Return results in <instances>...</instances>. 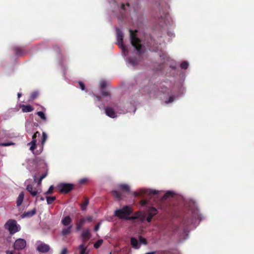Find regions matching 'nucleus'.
<instances>
[{
    "mask_svg": "<svg viewBox=\"0 0 254 254\" xmlns=\"http://www.w3.org/2000/svg\"><path fill=\"white\" fill-rule=\"evenodd\" d=\"M184 216L183 221L179 227L173 226L171 228L172 235L183 230L184 239L187 238L189 233V226L192 225L195 227L200 221L202 220V215L199 213V210L195 202L191 199H186L184 202Z\"/></svg>",
    "mask_w": 254,
    "mask_h": 254,
    "instance_id": "f257e3e1",
    "label": "nucleus"
},
{
    "mask_svg": "<svg viewBox=\"0 0 254 254\" xmlns=\"http://www.w3.org/2000/svg\"><path fill=\"white\" fill-rule=\"evenodd\" d=\"M117 44L122 50V55L124 57L128 66H134L138 62L136 57H132L131 53L128 51V48L123 43L124 34L122 31L118 28H116Z\"/></svg>",
    "mask_w": 254,
    "mask_h": 254,
    "instance_id": "f03ea898",
    "label": "nucleus"
},
{
    "mask_svg": "<svg viewBox=\"0 0 254 254\" xmlns=\"http://www.w3.org/2000/svg\"><path fill=\"white\" fill-rule=\"evenodd\" d=\"M160 87V92L163 93H167L168 95H169V98L167 99L165 101L166 104L171 103L175 100H177L182 95L184 92V87L181 86L179 88V93L177 95H175L174 93L176 91L175 87H172L168 83L166 82L162 83Z\"/></svg>",
    "mask_w": 254,
    "mask_h": 254,
    "instance_id": "7ed1b4c3",
    "label": "nucleus"
},
{
    "mask_svg": "<svg viewBox=\"0 0 254 254\" xmlns=\"http://www.w3.org/2000/svg\"><path fill=\"white\" fill-rule=\"evenodd\" d=\"M109 4L113 9V11L119 13L118 15L119 18L121 19L126 17L127 13L130 9V5L128 3L125 5L119 0H109Z\"/></svg>",
    "mask_w": 254,
    "mask_h": 254,
    "instance_id": "20e7f679",
    "label": "nucleus"
},
{
    "mask_svg": "<svg viewBox=\"0 0 254 254\" xmlns=\"http://www.w3.org/2000/svg\"><path fill=\"white\" fill-rule=\"evenodd\" d=\"M137 32L136 30L133 31L129 29L130 43L134 48L136 55L139 56L144 52L145 49L141 44L140 40L136 35Z\"/></svg>",
    "mask_w": 254,
    "mask_h": 254,
    "instance_id": "39448f33",
    "label": "nucleus"
},
{
    "mask_svg": "<svg viewBox=\"0 0 254 254\" xmlns=\"http://www.w3.org/2000/svg\"><path fill=\"white\" fill-rule=\"evenodd\" d=\"M91 95L94 97V101L97 106L100 109H103L106 104L111 101L112 97L108 91H102L101 96H96L93 93Z\"/></svg>",
    "mask_w": 254,
    "mask_h": 254,
    "instance_id": "423d86ee",
    "label": "nucleus"
},
{
    "mask_svg": "<svg viewBox=\"0 0 254 254\" xmlns=\"http://www.w3.org/2000/svg\"><path fill=\"white\" fill-rule=\"evenodd\" d=\"M105 110L106 115L110 118H115L118 116V114H125L127 112H130L128 109H120L118 106L115 105L114 109L112 107H107L103 108Z\"/></svg>",
    "mask_w": 254,
    "mask_h": 254,
    "instance_id": "0eeeda50",
    "label": "nucleus"
},
{
    "mask_svg": "<svg viewBox=\"0 0 254 254\" xmlns=\"http://www.w3.org/2000/svg\"><path fill=\"white\" fill-rule=\"evenodd\" d=\"M161 190H154L149 188H140L137 191L133 192V195L135 197L143 195H148L150 196H155L159 198Z\"/></svg>",
    "mask_w": 254,
    "mask_h": 254,
    "instance_id": "6e6552de",
    "label": "nucleus"
},
{
    "mask_svg": "<svg viewBox=\"0 0 254 254\" xmlns=\"http://www.w3.org/2000/svg\"><path fill=\"white\" fill-rule=\"evenodd\" d=\"M133 212L131 206L125 205L123 207L117 209L114 211V216L120 219H125Z\"/></svg>",
    "mask_w": 254,
    "mask_h": 254,
    "instance_id": "1a4fd4ad",
    "label": "nucleus"
},
{
    "mask_svg": "<svg viewBox=\"0 0 254 254\" xmlns=\"http://www.w3.org/2000/svg\"><path fill=\"white\" fill-rule=\"evenodd\" d=\"M169 8V6L166 4L164 8L165 11H164V9L162 7H160L159 9L160 16H158V18L163 19L166 25H171L173 23V19L167 11Z\"/></svg>",
    "mask_w": 254,
    "mask_h": 254,
    "instance_id": "9d476101",
    "label": "nucleus"
},
{
    "mask_svg": "<svg viewBox=\"0 0 254 254\" xmlns=\"http://www.w3.org/2000/svg\"><path fill=\"white\" fill-rule=\"evenodd\" d=\"M5 228L7 229L10 234H13L18 232L20 229V226L17 224V222L14 220L10 219L4 225Z\"/></svg>",
    "mask_w": 254,
    "mask_h": 254,
    "instance_id": "9b49d317",
    "label": "nucleus"
},
{
    "mask_svg": "<svg viewBox=\"0 0 254 254\" xmlns=\"http://www.w3.org/2000/svg\"><path fill=\"white\" fill-rule=\"evenodd\" d=\"M57 189L61 192L68 193L73 189V185L71 183H62L58 185Z\"/></svg>",
    "mask_w": 254,
    "mask_h": 254,
    "instance_id": "f8f14e48",
    "label": "nucleus"
},
{
    "mask_svg": "<svg viewBox=\"0 0 254 254\" xmlns=\"http://www.w3.org/2000/svg\"><path fill=\"white\" fill-rule=\"evenodd\" d=\"M36 250L40 253H46L50 251V247L49 245L42 242V241H38L37 242Z\"/></svg>",
    "mask_w": 254,
    "mask_h": 254,
    "instance_id": "ddd939ff",
    "label": "nucleus"
},
{
    "mask_svg": "<svg viewBox=\"0 0 254 254\" xmlns=\"http://www.w3.org/2000/svg\"><path fill=\"white\" fill-rule=\"evenodd\" d=\"M26 246V241L21 238H19L15 240L13 247L15 250H23Z\"/></svg>",
    "mask_w": 254,
    "mask_h": 254,
    "instance_id": "4468645a",
    "label": "nucleus"
},
{
    "mask_svg": "<svg viewBox=\"0 0 254 254\" xmlns=\"http://www.w3.org/2000/svg\"><path fill=\"white\" fill-rule=\"evenodd\" d=\"M40 133L39 131H36L32 136V140L30 142L27 143V145L30 146V150L33 152V154H35L34 150L36 147V138L39 137Z\"/></svg>",
    "mask_w": 254,
    "mask_h": 254,
    "instance_id": "2eb2a0df",
    "label": "nucleus"
},
{
    "mask_svg": "<svg viewBox=\"0 0 254 254\" xmlns=\"http://www.w3.org/2000/svg\"><path fill=\"white\" fill-rule=\"evenodd\" d=\"M26 190L33 197L36 196L38 194L40 193L42 191L41 189L33 188L32 185H28L26 187Z\"/></svg>",
    "mask_w": 254,
    "mask_h": 254,
    "instance_id": "dca6fc26",
    "label": "nucleus"
},
{
    "mask_svg": "<svg viewBox=\"0 0 254 254\" xmlns=\"http://www.w3.org/2000/svg\"><path fill=\"white\" fill-rule=\"evenodd\" d=\"M47 138H48V135H47V133L43 131L42 132V138L41 140V145L40 146V149L36 151L35 154H36V155L40 154L42 152V151L43 150L44 146L45 145V143Z\"/></svg>",
    "mask_w": 254,
    "mask_h": 254,
    "instance_id": "f3484780",
    "label": "nucleus"
},
{
    "mask_svg": "<svg viewBox=\"0 0 254 254\" xmlns=\"http://www.w3.org/2000/svg\"><path fill=\"white\" fill-rule=\"evenodd\" d=\"M19 107L23 113L31 112L34 110V108L30 105L20 104Z\"/></svg>",
    "mask_w": 254,
    "mask_h": 254,
    "instance_id": "a211bd4d",
    "label": "nucleus"
},
{
    "mask_svg": "<svg viewBox=\"0 0 254 254\" xmlns=\"http://www.w3.org/2000/svg\"><path fill=\"white\" fill-rule=\"evenodd\" d=\"M177 194V193L173 190H168L166 192L164 195L162 196V199L165 200L169 198L173 197L174 195Z\"/></svg>",
    "mask_w": 254,
    "mask_h": 254,
    "instance_id": "6ab92c4d",
    "label": "nucleus"
},
{
    "mask_svg": "<svg viewBox=\"0 0 254 254\" xmlns=\"http://www.w3.org/2000/svg\"><path fill=\"white\" fill-rule=\"evenodd\" d=\"M36 213V209L35 208H34L32 210L24 212L21 215V217L22 218H26V217H31L32 216H33L34 214H35Z\"/></svg>",
    "mask_w": 254,
    "mask_h": 254,
    "instance_id": "aec40b11",
    "label": "nucleus"
},
{
    "mask_svg": "<svg viewBox=\"0 0 254 254\" xmlns=\"http://www.w3.org/2000/svg\"><path fill=\"white\" fill-rule=\"evenodd\" d=\"M71 221V218L69 216H66L63 218L61 223L65 226H71L70 225Z\"/></svg>",
    "mask_w": 254,
    "mask_h": 254,
    "instance_id": "412c9836",
    "label": "nucleus"
},
{
    "mask_svg": "<svg viewBox=\"0 0 254 254\" xmlns=\"http://www.w3.org/2000/svg\"><path fill=\"white\" fill-rule=\"evenodd\" d=\"M24 197V193L23 191H21L16 200V206L19 207L22 203Z\"/></svg>",
    "mask_w": 254,
    "mask_h": 254,
    "instance_id": "4be33fe9",
    "label": "nucleus"
},
{
    "mask_svg": "<svg viewBox=\"0 0 254 254\" xmlns=\"http://www.w3.org/2000/svg\"><path fill=\"white\" fill-rule=\"evenodd\" d=\"M34 127V124L31 122L27 121L25 123L26 130L28 133H32L33 131V128Z\"/></svg>",
    "mask_w": 254,
    "mask_h": 254,
    "instance_id": "5701e85b",
    "label": "nucleus"
},
{
    "mask_svg": "<svg viewBox=\"0 0 254 254\" xmlns=\"http://www.w3.org/2000/svg\"><path fill=\"white\" fill-rule=\"evenodd\" d=\"M85 222L86 219L84 218H81L79 222L76 224V231H80Z\"/></svg>",
    "mask_w": 254,
    "mask_h": 254,
    "instance_id": "b1692460",
    "label": "nucleus"
},
{
    "mask_svg": "<svg viewBox=\"0 0 254 254\" xmlns=\"http://www.w3.org/2000/svg\"><path fill=\"white\" fill-rule=\"evenodd\" d=\"M118 188L126 191H129L130 187L127 184H119L117 186Z\"/></svg>",
    "mask_w": 254,
    "mask_h": 254,
    "instance_id": "393cba45",
    "label": "nucleus"
},
{
    "mask_svg": "<svg viewBox=\"0 0 254 254\" xmlns=\"http://www.w3.org/2000/svg\"><path fill=\"white\" fill-rule=\"evenodd\" d=\"M91 236L90 230L88 229H87L84 230L81 233V238L84 240H85L86 239H89Z\"/></svg>",
    "mask_w": 254,
    "mask_h": 254,
    "instance_id": "a878e982",
    "label": "nucleus"
},
{
    "mask_svg": "<svg viewBox=\"0 0 254 254\" xmlns=\"http://www.w3.org/2000/svg\"><path fill=\"white\" fill-rule=\"evenodd\" d=\"M130 243L134 249H138L139 248L138 241L134 237H131L130 239Z\"/></svg>",
    "mask_w": 254,
    "mask_h": 254,
    "instance_id": "bb28decb",
    "label": "nucleus"
},
{
    "mask_svg": "<svg viewBox=\"0 0 254 254\" xmlns=\"http://www.w3.org/2000/svg\"><path fill=\"white\" fill-rule=\"evenodd\" d=\"M111 193L113 197L117 200H120L121 199L122 195L119 191L116 190H113L112 191Z\"/></svg>",
    "mask_w": 254,
    "mask_h": 254,
    "instance_id": "cd10ccee",
    "label": "nucleus"
},
{
    "mask_svg": "<svg viewBox=\"0 0 254 254\" xmlns=\"http://www.w3.org/2000/svg\"><path fill=\"white\" fill-rule=\"evenodd\" d=\"M72 229V226H68L66 228L63 229L62 231V234L63 236H66L70 234Z\"/></svg>",
    "mask_w": 254,
    "mask_h": 254,
    "instance_id": "c85d7f7f",
    "label": "nucleus"
},
{
    "mask_svg": "<svg viewBox=\"0 0 254 254\" xmlns=\"http://www.w3.org/2000/svg\"><path fill=\"white\" fill-rule=\"evenodd\" d=\"M88 204L89 199L87 198H85L84 202L80 204L81 209L84 211H86Z\"/></svg>",
    "mask_w": 254,
    "mask_h": 254,
    "instance_id": "c756f323",
    "label": "nucleus"
},
{
    "mask_svg": "<svg viewBox=\"0 0 254 254\" xmlns=\"http://www.w3.org/2000/svg\"><path fill=\"white\" fill-rule=\"evenodd\" d=\"M108 82L105 80H101L100 82V89L101 91V94H102V91H106L105 88L107 85Z\"/></svg>",
    "mask_w": 254,
    "mask_h": 254,
    "instance_id": "7c9ffc66",
    "label": "nucleus"
},
{
    "mask_svg": "<svg viewBox=\"0 0 254 254\" xmlns=\"http://www.w3.org/2000/svg\"><path fill=\"white\" fill-rule=\"evenodd\" d=\"M157 213V210L153 207L149 208L148 210V214L152 216H155Z\"/></svg>",
    "mask_w": 254,
    "mask_h": 254,
    "instance_id": "2f4dec72",
    "label": "nucleus"
},
{
    "mask_svg": "<svg viewBox=\"0 0 254 254\" xmlns=\"http://www.w3.org/2000/svg\"><path fill=\"white\" fill-rule=\"evenodd\" d=\"M160 57L162 63H165L166 61H169V58L168 57L167 54L165 52L162 53V54L160 55Z\"/></svg>",
    "mask_w": 254,
    "mask_h": 254,
    "instance_id": "473e14b6",
    "label": "nucleus"
},
{
    "mask_svg": "<svg viewBox=\"0 0 254 254\" xmlns=\"http://www.w3.org/2000/svg\"><path fill=\"white\" fill-rule=\"evenodd\" d=\"M139 221L140 222H144L146 219V214L143 211H139Z\"/></svg>",
    "mask_w": 254,
    "mask_h": 254,
    "instance_id": "72a5a7b5",
    "label": "nucleus"
},
{
    "mask_svg": "<svg viewBox=\"0 0 254 254\" xmlns=\"http://www.w3.org/2000/svg\"><path fill=\"white\" fill-rule=\"evenodd\" d=\"M189 66V63L188 61H183L180 65L181 69H187Z\"/></svg>",
    "mask_w": 254,
    "mask_h": 254,
    "instance_id": "f704fd0d",
    "label": "nucleus"
},
{
    "mask_svg": "<svg viewBox=\"0 0 254 254\" xmlns=\"http://www.w3.org/2000/svg\"><path fill=\"white\" fill-rule=\"evenodd\" d=\"M56 199V197L55 196H47L46 200L48 204H51Z\"/></svg>",
    "mask_w": 254,
    "mask_h": 254,
    "instance_id": "c9c22d12",
    "label": "nucleus"
},
{
    "mask_svg": "<svg viewBox=\"0 0 254 254\" xmlns=\"http://www.w3.org/2000/svg\"><path fill=\"white\" fill-rule=\"evenodd\" d=\"M149 50L154 52L161 51V49L158 46H157V44H155V43L154 42L153 46L151 47Z\"/></svg>",
    "mask_w": 254,
    "mask_h": 254,
    "instance_id": "e433bc0d",
    "label": "nucleus"
},
{
    "mask_svg": "<svg viewBox=\"0 0 254 254\" xmlns=\"http://www.w3.org/2000/svg\"><path fill=\"white\" fill-rule=\"evenodd\" d=\"M36 114L39 117L40 119L46 121L47 119L45 113L42 111H39L36 113Z\"/></svg>",
    "mask_w": 254,
    "mask_h": 254,
    "instance_id": "4c0bfd02",
    "label": "nucleus"
},
{
    "mask_svg": "<svg viewBox=\"0 0 254 254\" xmlns=\"http://www.w3.org/2000/svg\"><path fill=\"white\" fill-rule=\"evenodd\" d=\"M78 248L80 250V254H87L86 253L87 248L85 247L83 244L80 245Z\"/></svg>",
    "mask_w": 254,
    "mask_h": 254,
    "instance_id": "58836bf2",
    "label": "nucleus"
},
{
    "mask_svg": "<svg viewBox=\"0 0 254 254\" xmlns=\"http://www.w3.org/2000/svg\"><path fill=\"white\" fill-rule=\"evenodd\" d=\"M103 240L100 239L98 240L94 245V247L96 249L99 248L103 243Z\"/></svg>",
    "mask_w": 254,
    "mask_h": 254,
    "instance_id": "ea45409f",
    "label": "nucleus"
},
{
    "mask_svg": "<svg viewBox=\"0 0 254 254\" xmlns=\"http://www.w3.org/2000/svg\"><path fill=\"white\" fill-rule=\"evenodd\" d=\"M39 95V92L37 91H35L33 92L30 96V99H34L36 98Z\"/></svg>",
    "mask_w": 254,
    "mask_h": 254,
    "instance_id": "a19ab883",
    "label": "nucleus"
},
{
    "mask_svg": "<svg viewBox=\"0 0 254 254\" xmlns=\"http://www.w3.org/2000/svg\"><path fill=\"white\" fill-rule=\"evenodd\" d=\"M54 188V187L53 186H51L49 187L48 190L45 192V194L49 195V194H52L53 193Z\"/></svg>",
    "mask_w": 254,
    "mask_h": 254,
    "instance_id": "79ce46f5",
    "label": "nucleus"
},
{
    "mask_svg": "<svg viewBox=\"0 0 254 254\" xmlns=\"http://www.w3.org/2000/svg\"><path fill=\"white\" fill-rule=\"evenodd\" d=\"M14 143L11 141H8V142H3V143H0V146H10V145H14Z\"/></svg>",
    "mask_w": 254,
    "mask_h": 254,
    "instance_id": "37998d69",
    "label": "nucleus"
},
{
    "mask_svg": "<svg viewBox=\"0 0 254 254\" xmlns=\"http://www.w3.org/2000/svg\"><path fill=\"white\" fill-rule=\"evenodd\" d=\"M169 67H170V70H172L174 72H176L178 70L176 68V64H170L169 65Z\"/></svg>",
    "mask_w": 254,
    "mask_h": 254,
    "instance_id": "c03bdc74",
    "label": "nucleus"
},
{
    "mask_svg": "<svg viewBox=\"0 0 254 254\" xmlns=\"http://www.w3.org/2000/svg\"><path fill=\"white\" fill-rule=\"evenodd\" d=\"M88 180H89V179L87 178H83L80 179L78 181V183L79 184L81 185V184L86 183Z\"/></svg>",
    "mask_w": 254,
    "mask_h": 254,
    "instance_id": "a18cd8bd",
    "label": "nucleus"
},
{
    "mask_svg": "<svg viewBox=\"0 0 254 254\" xmlns=\"http://www.w3.org/2000/svg\"><path fill=\"white\" fill-rule=\"evenodd\" d=\"M86 219V222L87 221L88 222H91L93 221V217L92 216H87L86 218H84Z\"/></svg>",
    "mask_w": 254,
    "mask_h": 254,
    "instance_id": "49530a36",
    "label": "nucleus"
},
{
    "mask_svg": "<svg viewBox=\"0 0 254 254\" xmlns=\"http://www.w3.org/2000/svg\"><path fill=\"white\" fill-rule=\"evenodd\" d=\"M101 224H102V222H100L97 224V225L95 226V227L94 228V231L96 232L99 230Z\"/></svg>",
    "mask_w": 254,
    "mask_h": 254,
    "instance_id": "de8ad7c7",
    "label": "nucleus"
},
{
    "mask_svg": "<svg viewBox=\"0 0 254 254\" xmlns=\"http://www.w3.org/2000/svg\"><path fill=\"white\" fill-rule=\"evenodd\" d=\"M79 83V86H80V88L82 90H85V85L84 84V83L81 81H79L78 82Z\"/></svg>",
    "mask_w": 254,
    "mask_h": 254,
    "instance_id": "09e8293b",
    "label": "nucleus"
},
{
    "mask_svg": "<svg viewBox=\"0 0 254 254\" xmlns=\"http://www.w3.org/2000/svg\"><path fill=\"white\" fill-rule=\"evenodd\" d=\"M139 240H140V243L141 244H142L143 245H146L147 244V242H146V241L145 239L141 237H140Z\"/></svg>",
    "mask_w": 254,
    "mask_h": 254,
    "instance_id": "8fccbe9b",
    "label": "nucleus"
},
{
    "mask_svg": "<svg viewBox=\"0 0 254 254\" xmlns=\"http://www.w3.org/2000/svg\"><path fill=\"white\" fill-rule=\"evenodd\" d=\"M31 180L30 179H27L24 182V186H26V188L27 187L28 185H31Z\"/></svg>",
    "mask_w": 254,
    "mask_h": 254,
    "instance_id": "3c124183",
    "label": "nucleus"
},
{
    "mask_svg": "<svg viewBox=\"0 0 254 254\" xmlns=\"http://www.w3.org/2000/svg\"><path fill=\"white\" fill-rule=\"evenodd\" d=\"M147 203H148V201L145 200V199H143L142 200H141L140 201V204L142 206H146V205L147 204Z\"/></svg>",
    "mask_w": 254,
    "mask_h": 254,
    "instance_id": "603ef678",
    "label": "nucleus"
},
{
    "mask_svg": "<svg viewBox=\"0 0 254 254\" xmlns=\"http://www.w3.org/2000/svg\"><path fill=\"white\" fill-rule=\"evenodd\" d=\"M15 53L17 55H20L22 54L21 50L19 48L15 49Z\"/></svg>",
    "mask_w": 254,
    "mask_h": 254,
    "instance_id": "864d4df0",
    "label": "nucleus"
},
{
    "mask_svg": "<svg viewBox=\"0 0 254 254\" xmlns=\"http://www.w3.org/2000/svg\"><path fill=\"white\" fill-rule=\"evenodd\" d=\"M139 211L136 212L134 213L133 216L135 217V219L139 220Z\"/></svg>",
    "mask_w": 254,
    "mask_h": 254,
    "instance_id": "5fc2aeb1",
    "label": "nucleus"
},
{
    "mask_svg": "<svg viewBox=\"0 0 254 254\" xmlns=\"http://www.w3.org/2000/svg\"><path fill=\"white\" fill-rule=\"evenodd\" d=\"M153 217V216L150 215L149 214H148V216L147 217V218L145 219L146 220V221L148 222H151Z\"/></svg>",
    "mask_w": 254,
    "mask_h": 254,
    "instance_id": "6e6d98bb",
    "label": "nucleus"
},
{
    "mask_svg": "<svg viewBox=\"0 0 254 254\" xmlns=\"http://www.w3.org/2000/svg\"><path fill=\"white\" fill-rule=\"evenodd\" d=\"M150 86H145L144 88L145 91H147L148 93L151 94V91L150 90Z\"/></svg>",
    "mask_w": 254,
    "mask_h": 254,
    "instance_id": "4d7b16f0",
    "label": "nucleus"
},
{
    "mask_svg": "<svg viewBox=\"0 0 254 254\" xmlns=\"http://www.w3.org/2000/svg\"><path fill=\"white\" fill-rule=\"evenodd\" d=\"M135 217L133 216H129V215H127V217L126 219V220H135Z\"/></svg>",
    "mask_w": 254,
    "mask_h": 254,
    "instance_id": "13d9d810",
    "label": "nucleus"
},
{
    "mask_svg": "<svg viewBox=\"0 0 254 254\" xmlns=\"http://www.w3.org/2000/svg\"><path fill=\"white\" fill-rule=\"evenodd\" d=\"M47 175V173H45V174L41 175L40 177L41 180H42L44 178H45Z\"/></svg>",
    "mask_w": 254,
    "mask_h": 254,
    "instance_id": "bf43d9fd",
    "label": "nucleus"
},
{
    "mask_svg": "<svg viewBox=\"0 0 254 254\" xmlns=\"http://www.w3.org/2000/svg\"><path fill=\"white\" fill-rule=\"evenodd\" d=\"M66 253H67V249L66 248H64L62 250L61 254H66Z\"/></svg>",
    "mask_w": 254,
    "mask_h": 254,
    "instance_id": "052dcab7",
    "label": "nucleus"
},
{
    "mask_svg": "<svg viewBox=\"0 0 254 254\" xmlns=\"http://www.w3.org/2000/svg\"><path fill=\"white\" fill-rule=\"evenodd\" d=\"M168 35L169 36H174V33L173 32H172V31H169L168 32Z\"/></svg>",
    "mask_w": 254,
    "mask_h": 254,
    "instance_id": "680f3d73",
    "label": "nucleus"
},
{
    "mask_svg": "<svg viewBox=\"0 0 254 254\" xmlns=\"http://www.w3.org/2000/svg\"><path fill=\"white\" fill-rule=\"evenodd\" d=\"M42 181V180H41L39 178V181L37 182V185L38 186H40L41 185Z\"/></svg>",
    "mask_w": 254,
    "mask_h": 254,
    "instance_id": "e2e57ef3",
    "label": "nucleus"
},
{
    "mask_svg": "<svg viewBox=\"0 0 254 254\" xmlns=\"http://www.w3.org/2000/svg\"><path fill=\"white\" fill-rule=\"evenodd\" d=\"M6 254H14L12 251H7Z\"/></svg>",
    "mask_w": 254,
    "mask_h": 254,
    "instance_id": "0e129e2a",
    "label": "nucleus"
},
{
    "mask_svg": "<svg viewBox=\"0 0 254 254\" xmlns=\"http://www.w3.org/2000/svg\"><path fill=\"white\" fill-rule=\"evenodd\" d=\"M156 253V252H149V253H147L145 254H154L155 253Z\"/></svg>",
    "mask_w": 254,
    "mask_h": 254,
    "instance_id": "69168bd1",
    "label": "nucleus"
},
{
    "mask_svg": "<svg viewBox=\"0 0 254 254\" xmlns=\"http://www.w3.org/2000/svg\"><path fill=\"white\" fill-rule=\"evenodd\" d=\"M21 95H22V94H21V93H17V96H18V98H20V97L21 96Z\"/></svg>",
    "mask_w": 254,
    "mask_h": 254,
    "instance_id": "338daca9",
    "label": "nucleus"
},
{
    "mask_svg": "<svg viewBox=\"0 0 254 254\" xmlns=\"http://www.w3.org/2000/svg\"><path fill=\"white\" fill-rule=\"evenodd\" d=\"M40 200L41 201H43L44 200V198L43 197H41L40 198Z\"/></svg>",
    "mask_w": 254,
    "mask_h": 254,
    "instance_id": "774afa93",
    "label": "nucleus"
}]
</instances>
